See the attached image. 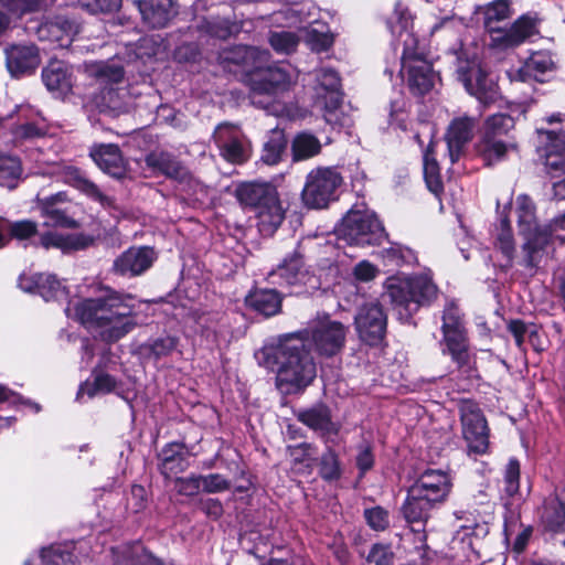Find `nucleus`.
Returning <instances> with one entry per match:
<instances>
[{"mask_svg":"<svg viewBox=\"0 0 565 565\" xmlns=\"http://www.w3.org/2000/svg\"><path fill=\"white\" fill-rule=\"evenodd\" d=\"M137 308L132 296L106 289L98 297L68 302L65 313L98 332L103 340L115 342L137 326Z\"/></svg>","mask_w":565,"mask_h":565,"instance_id":"nucleus-1","label":"nucleus"},{"mask_svg":"<svg viewBox=\"0 0 565 565\" xmlns=\"http://www.w3.org/2000/svg\"><path fill=\"white\" fill-rule=\"evenodd\" d=\"M256 358L267 369L277 367V386L287 394L305 388L316 377V364L301 334L280 337L276 344L266 345L258 351Z\"/></svg>","mask_w":565,"mask_h":565,"instance_id":"nucleus-2","label":"nucleus"},{"mask_svg":"<svg viewBox=\"0 0 565 565\" xmlns=\"http://www.w3.org/2000/svg\"><path fill=\"white\" fill-rule=\"evenodd\" d=\"M384 290L403 322L409 321L422 306L429 305L437 297V287L427 274L388 277Z\"/></svg>","mask_w":565,"mask_h":565,"instance_id":"nucleus-3","label":"nucleus"},{"mask_svg":"<svg viewBox=\"0 0 565 565\" xmlns=\"http://www.w3.org/2000/svg\"><path fill=\"white\" fill-rule=\"evenodd\" d=\"M483 15V24L490 34V45L499 50L513 49L537 33L536 19L524 14L509 29H500L495 24L512 15L509 0H495L479 8Z\"/></svg>","mask_w":565,"mask_h":565,"instance_id":"nucleus-4","label":"nucleus"},{"mask_svg":"<svg viewBox=\"0 0 565 565\" xmlns=\"http://www.w3.org/2000/svg\"><path fill=\"white\" fill-rule=\"evenodd\" d=\"M402 43L401 73L406 78L409 89L417 95L428 93L435 83L436 75L424 49L419 47L416 35L404 29L398 33Z\"/></svg>","mask_w":565,"mask_h":565,"instance_id":"nucleus-5","label":"nucleus"},{"mask_svg":"<svg viewBox=\"0 0 565 565\" xmlns=\"http://www.w3.org/2000/svg\"><path fill=\"white\" fill-rule=\"evenodd\" d=\"M515 204L520 233L525 239L522 262L524 266L534 268L542 259L543 249L548 243V234L537 225L535 207L527 195H519Z\"/></svg>","mask_w":565,"mask_h":565,"instance_id":"nucleus-6","label":"nucleus"},{"mask_svg":"<svg viewBox=\"0 0 565 565\" xmlns=\"http://www.w3.org/2000/svg\"><path fill=\"white\" fill-rule=\"evenodd\" d=\"M338 235L350 245H379L385 237L384 227L370 210L351 209L338 227Z\"/></svg>","mask_w":565,"mask_h":565,"instance_id":"nucleus-7","label":"nucleus"},{"mask_svg":"<svg viewBox=\"0 0 565 565\" xmlns=\"http://www.w3.org/2000/svg\"><path fill=\"white\" fill-rule=\"evenodd\" d=\"M316 81L313 86L317 103L323 109V117L330 125H343L340 116L342 96L340 92V78L332 68H319L312 74Z\"/></svg>","mask_w":565,"mask_h":565,"instance_id":"nucleus-8","label":"nucleus"},{"mask_svg":"<svg viewBox=\"0 0 565 565\" xmlns=\"http://www.w3.org/2000/svg\"><path fill=\"white\" fill-rule=\"evenodd\" d=\"M296 334L303 337L306 347L310 344L319 354L332 356L342 350L347 328L339 321L323 319Z\"/></svg>","mask_w":565,"mask_h":565,"instance_id":"nucleus-9","label":"nucleus"},{"mask_svg":"<svg viewBox=\"0 0 565 565\" xmlns=\"http://www.w3.org/2000/svg\"><path fill=\"white\" fill-rule=\"evenodd\" d=\"M342 178L332 168H317L311 170L302 190V201L311 209H323L334 199L335 190L340 186Z\"/></svg>","mask_w":565,"mask_h":565,"instance_id":"nucleus-10","label":"nucleus"},{"mask_svg":"<svg viewBox=\"0 0 565 565\" xmlns=\"http://www.w3.org/2000/svg\"><path fill=\"white\" fill-rule=\"evenodd\" d=\"M443 334L447 352L462 365L468 360V339L460 310L455 302L446 305L443 312Z\"/></svg>","mask_w":565,"mask_h":565,"instance_id":"nucleus-11","label":"nucleus"},{"mask_svg":"<svg viewBox=\"0 0 565 565\" xmlns=\"http://www.w3.org/2000/svg\"><path fill=\"white\" fill-rule=\"evenodd\" d=\"M354 324L360 339L370 345H375L385 337L387 317L382 305L372 300L359 307Z\"/></svg>","mask_w":565,"mask_h":565,"instance_id":"nucleus-12","label":"nucleus"},{"mask_svg":"<svg viewBox=\"0 0 565 565\" xmlns=\"http://www.w3.org/2000/svg\"><path fill=\"white\" fill-rule=\"evenodd\" d=\"M459 411L462 434L469 450L475 454H484L489 444L488 426L480 408L472 401H463L459 406Z\"/></svg>","mask_w":565,"mask_h":565,"instance_id":"nucleus-13","label":"nucleus"},{"mask_svg":"<svg viewBox=\"0 0 565 565\" xmlns=\"http://www.w3.org/2000/svg\"><path fill=\"white\" fill-rule=\"evenodd\" d=\"M457 73L459 81L470 95L482 103H488L493 98L495 94L494 83L477 60L459 61Z\"/></svg>","mask_w":565,"mask_h":565,"instance_id":"nucleus-14","label":"nucleus"},{"mask_svg":"<svg viewBox=\"0 0 565 565\" xmlns=\"http://www.w3.org/2000/svg\"><path fill=\"white\" fill-rule=\"evenodd\" d=\"M308 279L309 269L299 248L287 255L276 268L268 273V280L273 285L295 286L306 284Z\"/></svg>","mask_w":565,"mask_h":565,"instance_id":"nucleus-15","label":"nucleus"},{"mask_svg":"<svg viewBox=\"0 0 565 565\" xmlns=\"http://www.w3.org/2000/svg\"><path fill=\"white\" fill-rule=\"evenodd\" d=\"M296 81L294 71L282 66L269 67L265 71L262 81L254 85L252 92V103L263 108H267L268 104L259 97L262 95L273 96L279 92L286 90Z\"/></svg>","mask_w":565,"mask_h":565,"instance_id":"nucleus-16","label":"nucleus"},{"mask_svg":"<svg viewBox=\"0 0 565 565\" xmlns=\"http://www.w3.org/2000/svg\"><path fill=\"white\" fill-rule=\"evenodd\" d=\"M4 52L7 68L14 77L32 74L41 64L39 49L34 44H13Z\"/></svg>","mask_w":565,"mask_h":565,"instance_id":"nucleus-17","label":"nucleus"},{"mask_svg":"<svg viewBox=\"0 0 565 565\" xmlns=\"http://www.w3.org/2000/svg\"><path fill=\"white\" fill-rule=\"evenodd\" d=\"M477 122L478 118L466 115L456 117L450 121L446 141L452 163L460 158L465 146L472 139Z\"/></svg>","mask_w":565,"mask_h":565,"instance_id":"nucleus-18","label":"nucleus"},{"mask_svg":"<svg viewBox=\"0 0 565 565\" xmlns=\"http://www.w3.org/2000/svg\"><path fill=\"white\" fill-rule=\"evenodd\" d=\"M19 287L26 292H38L45 301L66 298V288L52 274L21 275Z\"/></svg>","mask_w":565,"mask_h":565,"instance_id":"nucleus-19","label":"nucleus"},{"mask_svg":"<svg viewBox=\"0 0 565 565\" xmlns=\"http://www.w3.org/2000/svg\"><path fill=\"white\" fill-rule=\"evenodd\" d=\"M154 252L149 247H131L114 262V271L120 276L134 277L141 275L153 263Z\"/></svg>","mask_w":565,"mask_h":565,"instance_id":"nucleus-20","label":"nucleus"},{"mask_svg":"<svg viewBox=\"0 0 565 565\" xmlns=\"http://www.w3.org/2000/svg\"><path fill=\"white\" fill-rule=\"evenodd\" d=\"M545 135L547 145L545 148V168L552 179L565 178V131L537 130Z\"/></svg>","mask_w":565,"mask_h":565,"instance_id":"nucleus-21","label":"nucleus"},{"mask_svg":"<svg viewBox=\"0 0 565 565\" xmlns=\"http://www.w3.org/2000/svg\"><path fill=\"white\" fill-rule=\"evenodd\" d=\"M412 488L416 494L422 493L438 503L444 501L448 495L451 481L445 471L428 469L422 473Z\"/></svg>","mask_w":565,"mask_h":565,"instance_id":"nucleus-22","label":"nucleus"},{"mask_svg":"<svg viewBox=\"0 0 565 565\" xmlns=\"http://www.w3.org/2000/svg\"><path fill=\"white\" fill-rule=\"evenodd\" d=\"M269 53L255 46L237 45L225 49L217 55V62L230 68L232 64L242 65L246 68H258L266 62Z\"/></svg>","mask_w":565,"mask_h":565,"instance_id":"nucleus-23","label":"nucleus"},{"mask_svg":"<svg viewBox=\"0 0 565 565\" xmlns=\"http://www.w3.org/2000/svg\"><path fill=\"white\" fill-rule=\"evenodd\" d=\"M42 81L50 92L66 95L74 85V70L62 61H51L42 70Z\"/></svg>","mask_w":565,"mask_h":565,"instance_id":"nucleus-24","label":"nucleus"},{"mask_svg":"<svg viewBox=\"0 0 565 565\" xmlns=\"http://www.w3.org/2000/svg\"><path fill=\"white\" fill-rule=\"evenodd\" d=\"M554 70V61L547 51H539L531 54L524 65L510 71L511 81L526 82L530 79L543 81V76Z\"/></svg>","mask_w":565,"mask_h":565,"instance_id":"nucleus-25","label":"nucleus"},{"mask_svg":"<svg viewBox=\"0 0 565 565\" xmlns=\"http://www.w3.org/2000/svg\"><path fill=\"white\" fill-rule=\"evenodd\" d=\"M135 3L142 21L152 29L167 26L175 14L172 0H137Z\"/></svg>","mask_w":565,"mask_h":565,"instance_id":"nucleus-26","label":"nucleus"},{"mask_svg":"<svg viewBox=\"0 0 565 565\" xmlns=\"http://www.w3.org/2000/svg\"><path fill=\"white\" fill-rule=\"evenodd\" d=\"M76 30L72 22L65 18H56L55 20L41 23L36 30L40 41L50 42L55 47L65 49L73 42Z\"/></svg>","mask_w":565,"mask_h":565,"instance_id":"nucleus-27","label":"nucleus"},{"mask_svg":"<svg viewBox=\"0 0 565 565\" xmlns=\"http://www.w3.org/2000/svg\"><path fill=\"white\" fill-rule=\"evenodd\" d=\"M90 157L105 173L116 179L126 175V162L118 146L113 143L97 146L92 149Z\"/></svg>","mask_w":565,"mask_h":565,"instance_id":"nucleus-28","label":"nucleus"},{"mask_svg":"<svg viewBox=\"0 0 565 565\" xmlns=\"http://www.w3.org/2000/svg\"><path fill=\"white\" fill-rule=\"evenodd\" d=\"M436 502L428 499L422 493H415L414 489L411 488L407 494V498L403 504V514L408 523L412 525L415 524H424L428 516L429 512L435 505ZM413 531L419 532L422 529L412 527Z\"/></svg>","mask_w":565,"mask_h":565,"instance_id":"nucleus-29","label":"nucleus"},{"mask_svg":"<svg viewBox=\"0 0 565 565\" xmlns=\"http://www.w3.org/2000/svg\"><path fill=\"white\" fill-rule=\"evenodd\" d=\"M256 211L257 227L264 236L273 235L285 218V211L278 195L263 203Z\"/></svg>","mask_w":565,"mask_h":565,"instance_id":"nucleus-30","label":"nucleus"},{"mask_svg":"<svg viewBox=\"0 0 565 565\" xmlns=\"http://www.w3.org/2000/svg\"><path fill=\"white\" fill-rule=\"evenodd\" d=\"M277 195V191L268 183L249 182L241 184L236 190L237 200L245 206L257 210Z\"/></svg>","mask_w":565,"mask_h":565,"instance_id":"nucleus-31","label":"nucleus"},{"mask_svg":"<svg viewBox=\"0 0 565 565\" xmlns=\"http://www.w3.org/2000/svg\"><path fill=\"white\" fill-rule=\"evenodd\" d=\"M299 422L322 435L337 434L339 427L331 420L330 411L324 405H315L297 415Z\"/></svg>","mask_w":565,"mask_h":565,"instance_id":"nucleus-32","label":"nucleus"},{"mask_svg":"<svg viewBox=\"0 0 565 565\" xmlns=\"http://www.w3.org/2000/svg\"><path fill=\"white\" fill-rule=\"evenodd\" d=\"M287 454L290 459V467L299 475H310L317 460V448L312 444L301 443L288 446Z\"/></svg>","mask_w":565,"mask_h":565,"instance_id":"nucleus-33","label":"nucleus"},{"mask_svg":"<svg viewBox=\"0 0 565 565\" xmlns=\"http://www.w3.org/2000/svg\"><path fill=\"white\" fill-rule=\"evenodd\" d=\"M515 149L513 142L505 141L502 138H481L478 145V151L487 166H493L504 160Z\"/></svg>","mask_w":565,"mask_h":565,"instance_id":"nucleus-34","label":"nucleus"},{"mask_svg":"<svg viewBox=\"0 0 565 565\" xmlns=\"http://www.w3.org/2000/svg\"><path fill=\"white\" fill-rule=\"evenodd\" d=\"M146 163L148 167L174 180L182 181L188 175V170L167 152H152L148 154Z\"/></svg>","mask_w":565,"mask_h":565,"instance_id":"nucleus-35","label":"nucleus"},{"mask_svg":"<svg viewBox=\"0 0 565 565\" xmlns=\"http://www.w3.org/2000/svg\"><path fill=\"white\" fill-rule=\"evenodd\" d=\"M246 302L255 311L266 317L278 313L281 308V297L274 289L255 290L247 296Z\"/></svg>","mask_w":565,"mask_h":565,"instance_id":"nucleus-36","label":"nucleus"},{"mask_svg":"<svg viewBox=\"0 0 565 565\" xmlns=\"http://www.w3.org/2000/svg\"><path fill=\"white\" fill-rule=\"evenodd\" d=\"M159 469L166 477L177 475L188 466L183 447L177 443L168 444L163 447L159 454Z\"/></svg>","mask_w":565,"mask_h":565,"instance_id":"nucleus-37","label":"nucleus"},{"mask_svg":"<svg viewBox=\"0 0 565 565\" xmlns=\"http://www.w3.org/2000/svg\"><path fill=\"white\" fill-rule=\"evenodd\" d=\"M86 72L94 77L100 86L116 85L124 79V68L115 62H93L86 64Z\"/></svg>","mask_w":565,"mask_h":565,"instance_id":"nucleus-38","label":"nucleus"},{"mask_svg":"<svg viewBox=\"0 0 565 565\" xmlns=\"http://www.w3.org/2000/svg\"><path fill=\"white\" fill-rule=\"evenodd\" d=\"M66 181L76 190L81 191L88 198L99 202L102 205H110L111 200L105 195L100 189L90 181L84 172L76 168H71L66 172Z\"/></svg>","mask_w":565,"mask_h":565,"instance_id":"nucleus-39","label":"nucleus"},{"mask_svg":"<svg viewBox=\"0 0 565 565\" xmlns=\"http://www.w3.org/2000/svg\"><path fill=\"white\" fill-rule=\"evenodd\" d=\"M300 38L317 52L328 50L333 43L329 28L319 21L310 22L307 28L300 29Z\"/></svg>","mask_w":565,"mask_h":565,"instance_id":"nucleus-40","label":"nucleus"},{"mask_svg":"<svg viewBox=\"0 0 565 565\" xmlns=\"http://www.w3.org/2000/svg\"><path fill=\"white\" fill-rule=\"evenodd\" d=\"M116 565H162L160 559L139 543L116 550Z\"/></svg>","mask_w":565,"mask_h":565,"instance_id":"nucleus-41","label":"nucleus"},{"mask_svg":"<svg viewBox=\"0 0 565 565\" xmlns=\"http://www.w3.org/2000/svg\"><path fill=\"white\" fill-rule=\"evenodd\" d=\"M320 140L311 132L302 131L295 136L291 143L294 161L308 160L321 151Z\"/></svg>","mask_w":565,"mask_h":565,"instance_id":"nucleus-42","label":"nucleus"},{"mask_svg":"<svg viewBox=\"0 0 565 565\" xmlns=\"http://www.w3.org/2000/svg\"><path fill=\"white\" fill-rule=\"evenodd\" d=\"M22 174V167L19 158L0 154V185L13 189Z\"/></svg>","mask_w":565,"mask_h":565,"instance_id":"nucleus-43","label":"nucleus"},{"mask_svg":"<svg viewBox=\"0 0 565 565\" xmlns=\"http://www.w3.org/2000/svg\"><path fill=\"white\" fill-rule=\"evenodd\" d=\"M200 30L206 35L225 40L239 31V26L236 23H232L226 19L213 18L210 20H204Z\"/></svg>","mask_w":565,"mask_h":565,"instance_id":"nucleus-44","label":"nucleus"},{"mask_svg":"<svg viewBox=\"0 0 565 565\" xmlns=\"http://www.w3.org/2000/svg\"><path fill=\"white\" fill-rule=\"evenodd\" d=\"M514 127V120L507 114L490 116L484 124L482 138H501Z\"/></svg>","mask_w":565,"mask_h":565,"instance_id":"nucleus-45","label":"nucleus"},{"mask_svg":"<svg viewBox=\"0 0 565 565\" xmlns=\"http://www.w3.org/2000/svg\"><path fill=\"white\" fill-rule=\"evenodd\" d=\"M23 565H74L70 553L61 548H45L40 555L29 558Z\"/></svg>","mask_w":565,"mask_h":565,"instance_id":"nucleus-46","label":"nucleus"},{"mask_svg":"<svg viewBox=\"0 0 565 565\" xmlns=\"http://www.w3.org/2000/svg\"><path fill=\"white\" fill-rule=\"evenodd\" d=\"M300 35L291 31L271 32L268 41L274 51L279 54H290L296 51Z\"/></svg>","mask_w":565,"mask_h":565,"instance_id":"nucleus-47","label":"nucleus"},{"mask_svg":"<svg viewBox=\"0 0 565 565\" xmlns=\"http://www.w3.org/2000/svg\"><path fill=\"white\" fill-rule=\"evenodd\" d=\"M286 139L282 132L274 131L268 141L264 145L262 160L269 166L278 163L286 148Z\"/></svg>","mask_w":565,"mask_h":565,"instance_id":"nucleus-48","label":"nucleus"},{"mask_svg":"<svg viewBox=\"0 0 565 565\" xmlns=\"http://www.w3.org/2000/svg\"><path fill=\"white\" fill-rule=\"evenodd\" d=\"M41 245L46 249L51 248V247H56V248H62V249H67V248L78 249V248L85 247L86 243L81 242V238L76 237V236L64 237L57 233L49 232L41 236Z\"/></svg>","mask_w":565,"mask_h":565,"instance_id":"nucleus-49","label":"nucleus"},{"mask_svg":"<svg viewBox=\"0 0 565 565\" xmlns=\"http://www.w3.org/2000/svg\"><path fill=\"white\" fill-rule=\"evenodd\" d=\"M494 244L508 259L512 258L514 253V241L510 223L505 218L501 221L500 226L497 228Z\"/></svg>","mask_w":565,"mask_h":565,"instance_id":"nucleus-50","label":"nucleus"},{"mask_svg":"<svg viewBox=\"0 0 565 565\" xmlns=\"http://www.w3.org/2000/svg\"><path fill=\"white\" fill-rule=\"evenodd\" d=\"M319 473L322 479L328 481L337 480L341 476L339 458L330 448L321 456Z\"/></svg>","mask_w":565,"mask_h":565,"instance_id":"nucleus-51","label":"nucleus"},{"mask_svg":"<svg viewBox=\"0 0 565 565\" xmlns=\"http://www.w3.org/2000/svg\"><path fill=\"white\" fill-rule=\"evenodd\" d=\"M243 137L241 129L232 124H221L214 131V141L217 147L226 146L228 142H234L236 139Z\"/></svg>","mask_w":565,"mask_h":565,"instance_id":"nucleus-52","label":"nucleus"},{"mask_svg":"<svg viewBox=\"0 0 565 565\" xmlns=\"http://www.w3.org/2000/svg\"><path fill=\"white\" fill-rule=\"evenodd\" d=\"M366 559L374 565H393L394 553L390 545L376 543L371 547Z\"/></svg>","mask_w":565,"mask_h":565,"instance_id":"nucleus-53","label":"nucleus"},{"mask_svg":"<svg viewBox=\"0 0 565 565\" xmlns=\"http://www.w3.org/2000/svg\"><path fill=\"white\" fill-rule=\"evenodd\" d=\"M44 225L45 226H61V227H74L75 221L68 217L63 211L46 206L43 209Z\"/></svg>","mask_w":565,"mask_h":565,"instance_id":"nucleus-54","label":"nucleus"},{"mask_svg":"<svg viewBox=\"0 0 565 565\" xmlns=\"http://www.w3.org/2000/svg\"><path fill=\"white\" fill-rule=\"evenodd\" d=\"M303 15V6L302 4H294L285 7L284 9L274 13L275 21H285L286 25L292 26L297 23H301L305 21Z\"/></svg>","mask_w":565,"mask_h":565,"instance_id":"nucleus-55","label":"nucleus"},{"mask_svg":"<svg viewBox=\"0 0 565 565\" xmlns=\"http://www.w3.org/2000/svg\"><path fill=\"white\" fill-rule=\"evenodd\" d=\"M201 489L207 493L225 491L230 488V481L218 473L200 476Z\"/></svg>","mask_w":565,"mask_h":565,"instance_id":"nucleus-56","label":"nucleus"},{"mask_svg":"<svg viewBox=\"0 0 565 565\" xmlns=\"http://www.w3.org/2000/svg\"><path fill=\"white\" fill-rule=\"evenodd\" d=\"M520 463L516 459H510L504 472L505 491L513 495L519 490Z\"/></svg>","mask_w":565,"mask_h":565,"instance_id":"nucleus-57","label":"nucleus"},{"mask_svg":"<svg viewBox=\"0 0 565 565\" xmlns=\"http://www.w3.org/2000/svg\"><path fill=\"white\" fill-rule=\"evenodd\" d=\"M221 154L231 162L238 163L245 160L246 150L243 143V137L226 146L218 147Z\"/></svg>","mask_w":565,"mask_h":565,"instance_id":"nucleus-58","label":"nucleus"},{"mask_svg":"<svg viewBox=\"0 0 565 565\" xmlns=\"http://www.w3.org/2000/svg\"><path fill=\"white\" fill-rule=\"evenodd\" d=\"M364 515L367 524L375 531H383L388 526V513L380 507L365 510Z\"/></svg>","mask_w":565,"mask_h":565,"instance_id":"nucleus-59","label":"nucleus"},{"mask_svg":"<svg viewBox=\"0 0 565 565\" xmlns=\"http://www.w3.org/2000/svg\"><path fill=\"white\" fill-rule=\"evenodd\" d=\"M175 489L182 495H195L201 490L200 476L192 475L186 478H178Z\"/></svg>","mask_w":565,"mask_h":565,"instance_id":"nucleus-60","label":"nucleus"},{"mask_svg":"<svg viewBox=\"0 0 565 565\" xmlns=\"http://www.w3.org/2000/svg\"><path fill=\"white\" fill-rule=\"evenodd\" d=\"M36 224L32 221L24 220L14 222L10 225V234L17 239H26L35 235Z\"/></svg>","mask_w":565,"mask_h":565,"instance_id":"nucleus-61","label":"nucleus"},{"mask_svg":"<svg viewBox=\"0 0 565 565\" xmlns=\"http://www.w3.org/2000/svg\"><path fill=\"white\" fill-rule=\"evenodd\" d=\"M178 344V339L174 337H163L154 340L150 344V351L153 353L157 358L164 356L170 354Z\"/></svg>","mask_w":565,"mask_h":565,"instance_id":"nucleus-62","label":"nucleus"},{"mask_svg":"<svg viewBox=\"0 0 565 565\" xmlns=\"http://www.w3.org/2000/svg\"><path fill=\"white\" fill-rule=\"evenodd\" d=\"M79 2L92 13L113 11L120 6V0H79Z\"/></svg>","mask_w":565,"mask_h":565,"instance_id":"nucleus-63","label":"nucleus"},{"mask_svg":"<svg viewBox=\"0 0 565 565\" xmlns=\"http://www.w3.org/2000/svg\"><path fill=\"white\" fill-rule=\"evenodd\" d=\"M1 2L9 11L17 14L34 11L40 4V0H1Z\"/></svg>","mask_w":565,"mask_h":565,"instance_id":"nucleus-64","label":"nucleus"}]
</instances>
